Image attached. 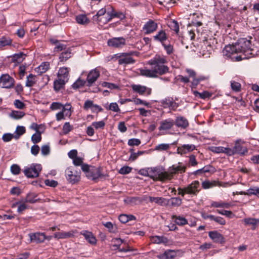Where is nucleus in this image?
Wrapping results in <instances>:
<instances>
[{"mask_svg":"<svg viewBox=\"0 0 259 259\" xmlns=\"http://www.w3.org/2000/svg\"><path fill=\"white\" fill-rule=\"evenodd\" d=\"M250 41L245 38H240L232 45L226 46L223 50V55L232 61H239L247 59L252 55Z\"/></svg>","mask_w":259,"mask_h":259,"instance_id":"obj_1","label":"nucleus"},{"mask_svg":"<svg viewBox=\"0 0 259 259\" xmlns=\"http://www.w3.org/2000/svg\"><path fill=\"white\" fill-rule=\"evenodd\" d=\"M166 63V57L157 55L148 61V64L152 66V69H140V74L148 77H156L158 75L164 74L168 72L169 70L168 67L165 65Z\"/></svg>","mask_w":259,"mask_h":259,"instance_id":"obj_2","label":"nucleus"},{"mask_svg":"<svg viewBox=\"0 0 259 259\" xmlns=\"http://www.w3.org/2000/svg\"><path fill=\"white\" fill-rule=\"evenodd\" d=\"M186 167L182 165H175L169 167L167 171L161 167H155L152 169V174L150 177L154 180L164 182L171 180L174 175L178 172H184Z\"/></svg>","mask_w":259,"mask_h":259,"instance_id":"obj_3","label":"nucleus"},{"mask_svg":"<svg viewBox=\"0 0 259 259\" xmlns=\"http://www.w3.org/2000/svg\"><path fill=\"white\" fill-rule=\"evenodd\" d=\"M81 169L85 173L86 176L89 179L95 180L99 178L105 176L101 174L99 167L90 166L88 164H83L81 166Z\"/></svg>","mask_w":259,"mask_h":259,"instance_id":"obj_4","label":"nucleus"},{"mask_svg":"<svg viewBox=\"0 0 259 259\" xmlns=\"http://www.w3.org/2000/svg\"><path fill=\"white\" fill-rule=\"evenodd\" d=\"M42 169L39 164H32L29 167H26L24 170V174L28 178H36L38 176L39 172Z\"/></svg>","mask_w":259,"mask_h":259,"instance_id":"obj_5","label":"nucleus"},{"mask_svg":"<svg viewBox=\"0 0 259 259\" xmlns=\"http://www.w3.org/2000/svg\"><path fill=\"white\" fill-rule=\"evenodd\" d=\"M80 172L71 168H68L65 171L67 180L71 184H74L79 181Z\"/></svg>","mask_w":259,"mask_h":259,"instance_id":"obj_6","label":"nucleus"},{"mask_svg":"<svg viewBox=\"0 0 259 259\" xmlns=\"http://www.w3.org/2000/svg\"><path fill=\"white\" fill-rule=\"evenodd\" d=\"M72 113V107L70 104H66L63 105L62 111L58 112L56 115V120L57 121H60L65 118H70Z\"/></svg>","mask_w":259,"mask_h":259,"instance_id":"obj_7","label":"nucleus"},{"mask_svg":"<svg viewBox=\"0 0 259 259\" xmlns=\"http://www.w3.org/2000/svg\"><path fill=\"white\" fill-rule=\"evenodd\" d=\"M14 84V80L8 74H3L0 77V86L3 88H11Z\"/></svg>","mask_w":259,"mask_h":259,"instance_id":"obj_8","label":"nucleus"},{"mask_svg":"<svg viewBox=\"0 0 259 259\" xmlns=\"http://www.w3.org/2000/svg\"><path fill=\"white\" fill-rule=\"evenodd\" d=\"M100 73L98 69L95 68L91 70L88 74L87 78V86L90 87L97 80L100 76Z\"/></svg>","mask_w":259,"mask_h":259,"instance_id":"obj_9","label":"nucleus"},{"mask_svg":"<svg viewBox=\"0 0 259 259\" xmlns=\"http://www.w3.org/2000/svg\"><path fill=\"white\" fill-rule=\"evenodd\" d=\"M132 88L134 92L138 93L140 95L147 96L151 94V89L144 85L140 84H133Z\"/></svg>","mask_w":259,"mask_h":259,"instance_id":"obj_10","label":"nucleus"},{"mask_svg":"<svg viewBox=\"0 0 259 259\" xmlns=\"http://www.w3.org/2000/svg\"><path fill=\"white\" fill-rule=\"evenodd\" d=\"M157 24L152 20L147 21L143 26V31L146 34L153 33L157 28Z\"/></svg>","mask_w":259,"mask_h":259,"instance_id":"obj_11","label":"nucleus"},{"mask_svg":"<svg viewBox=\"0 0 259 259\" xmlns=\"http://www.w3.org/2000/svg\"><path fill=\"white\" fill-rule=\"evenodd\" d=\"M200 183L198 181H195L191 184L185 187V191L188 194H196L199 191Z\"/></svg>","mask_w":259,"mask_h":259,"instance_id":"obj_12","label":"nucleus"},{"mask_svg":"<svg viewBox=\"0 0 259 259\" xmlns=\"http://www.w3.org/2000/svg\"><path fill=\"white\" fill-rule=\"evenodd\" d=\"M210 150L215 153H224L229 156L233 155L235 153L234 150L222 146H212L210 148Z\"/></svg>","mask_w":259,"mask_h":259,"instance_id":"obj_13","label":"nucleus"},{"mask_svg":"<svg viewBox=\"0 0 259 259\" xmlns=\"http://www.w3.org/2000/svg\"><path fill=\"white\" fill-rule=\"evenodd\" d=\"M175 121L171 118L162 120L160 123L158 129L160 131H166L170 130L174 125Z\"/></svg>","mask_w":259,"mask_h":259,"instance_id":"obj_14","label":"nucleus"},{"mask_svg":"<svg viewBox=\"0 0 259 259\" xmlns=\"http://www.w3.org/2000/svg\"><path fill=\"white\" fill-rule=\"evenodd\" d=\"M125 44V40L123 37H114L108 41V45L109 46L115 48L121 47Z\"/></svg>","mask_w":259,"mask_h":259,"instance_id":"obj_15","label":"nucleus"},{"mask_svg":"<svg viewBox=\"0 0 259 259\" xmlns=\"http://www.w3.org/2000/svg\"><path fill=\"white\" fill-rule=\"evenodd\" d=\"M76 233L75 231H70L68 232H56L54 234V238L57 239H64L73 237L74 234Z\"/></svg>","mask_w":259,"mask_h":259,"instance_id":"obj_16","label":"nucleus"},{"mask_svg":"<svg viewBox=\"0 0 259 259\" xmlns=\"http://www.w3.org/2000/svg\"><path fill=\"white\" fill-rule=\"evenodd\" d=\"M196 147L193 144H184L177 148V153L183 155L193 151Z\"/></svg>","mask_w":259,"mask_h":259,"instance_id":"obj_17","label":"nucleus"},{"mask_svg":"<svg viewBox=\"0 0 259 259\" xmlns=\"http://www.w3.org/2000/svg\"><path fill=\"white\" fill-rule=\"evenodd\" d=\"M29 236L31 242L39 243L45 240V234L44 233L37 232L29 234Z\"/></svg>","mask_w":259,"mask_h":259,"instance_id":"obj_18","label":"nucleus"},{"mask_svg":"<svg viewBox=\"0 0 259 259\" xmlns=\"http://www.w3.org/2000/svg\"><path fill=\"white\" fill-rule=\"evenodd\" d=\"M135 62V60L131 57V55L126 53H123L120 55L118 59L119 64H132Z\"/></svg>","mask_w":259,"mask_h":259,"instance_id":"obj_19","label":"nucleus"},{"mask_svg":"<svg viewBox=\"0 0 259 259\" xmlns=\"http://www.w3.org/2000/svg\"><path fill=\"white\" fill-rule=\"evenodd\" d=\"M85 240L90 244L95 245L97 243V239L94 234L91 232L88 231H82L80 232Z\"/></svg>","mask_w":259,"mask_h":259,"instance_id":"obj_20","label":"nucleus"},{"mask_svg":"<svg viewBox=\"0 0 259 259\" xmlns=\"http://www.w3.org/2000/svg\"><path fill=\"white\" fill-rule=\"evenodd\" d=\"M203 47H205L207 51H211L217 44V41L215 38L210 37L203 40Z\"/></svg>","mask_w":259,"mask_h":259,"instance_id":"obj_21","label":"nucleus"},{"mask_svg":"<svg viewBox=\"0 0 259 259\" xmlns=\"http://www.w3.org/2000/svg\"><path fill=\"white\" fill-rule=\"evenodd\" d=\"M182 199L179 197H172L166 199L165 206L178 207L181 205Z\"/></svg>","mask_w":259,"mask_h":259,"instance_id":"obj_22","label":"nucleus"},{"mask_svg":"<svg viewBox=\"0 0 259 259\" xmlns=\"http://www.w3.org/2000/svg\"><path fill=\"white\" fill-rule=\"evenodd\" d=\"M176 125L181 128H186L189 125V122L186 118L184 117H178L175 121Z\"/></svg>","mask_w":259,"mask_h":259,"instance_id":"obj_23","label":"nucleus"},{"mask_svg":"<svg viewBox=\"0 0 259 259\" xmlns=\"http://www.w3.org/2000/svg\"><path fill=\"white\" fill-rule=\"evenodd\" d=\"M151 242L156 244L163 243L165 245L168 243V239L164 236H154L150 237Z\"/></svg>","mask_w":259,"mask_h":259,"instance_id":"obj_24","label":"nucleus"},{"mask_svg":"<svg viewBox=\"0 0 259 259\" xmlns=\"http://www.w3.org/2000/svg\"><path fill=\"white\" fill-rule=\"evenodd\" d=\"M69 75V69L67 67L60 68L58 73V78H61L68 81Z\"/></svg>","mask_w":259,"mask_h":259,"instance_id":"obj_25","label":"nucleus"},{"mask_svg":"<svg viewBox=\"0 0 259 259\" xmlns=\"http://www.w3.org/2000/svg\"><path fill=\"white\" fill-rule=\"evenodd\" d=\"M111 20V16L109 13V10L108 13L103 16L99 17V19H96L94 21L97 22L99 25H103L107 24L108 22Z\"/></svg>","mask_w":259,"mask_h":259,"instance_id":"obj_26","label":"nucleus"},{"mask_svg":"<svg viewBox=\"0 0 259 259\" xmlns=\"http://www.w3.org/2000/svg\"><path fill=\"white\" fill-rule=\"evenodd\" d=\"M155 40L159 41L163 44V42L167 39V35L165 31L161 30L158 32L156 35L153 36Z\"/></svg>","mask_w":259,"mask_h":259,"instance_id":"obj_27","label":"nucleus"},{"mask_svg":"<svg viewBox=\"0 0 259 259\" xmlns=\"http://www.w3.org/2000/svg\"><path fill=\"white\" fill-rule=\"evenodd\" d=\"M172 219L175 223L179 226H184L188 224L187 219L182 216L173 215Z\"/></svg>","mask_w":259,"mask_h":259,"instance_id":"obj_28","label":"nucleus"},{"mask_svg":"<svg viewBox=\"0 0 259 259\" xmlns=\"http://www.w3.org/2000/svg\"><path fill=\"white\" fill-rule=\"evenodd\" d=\"M149 200L150 202H155V203L161 205L165 206L166 198L162 197H148Z\"/></svg>","mask_w":259,"mask_h":259,"instance_id":"obj_29","label":"nucleus"},{"mask_svg":"<svg viewBox=\"0 0 259 259\" xmlns=\"http://www.w3.org/2000/svg\"><path fill=\"white\" fill-rule=\"evenodd\" d=\"M243 222L245 225L251 226V229L254 230L255 229L256 225L259 223V220L254 218H245L243 220Z\"/></svg>","mask_w":259,"mask_h":259,"instance_id":"obj_30","label":"nucleus"},{"mask_svg":"<svg viewBox=\"0 0 259 259\" xmlns=\"http://www.w3.org/2000/svg\"><path fill=\"white\" fill-rule=\"evenodd\" d=\"M50 67L49 62H45L42 63L38 67L36 68V71L39 74L46 72Z\"/></svg>","mask_w":259,"mask_h":259,"instance_id":"obj_31","label":"nucleus"},{"mask_svg":"<svg viewBox=\"0 0 259 259\" xmlns=\"http://www.w3.org/2000/svg\"><path fill=\"white\" fill-rule=\"evenodd\" d=\"M66 82L67 81L61 78H58V79L55 80L54 82V88L55 90H60L63 87L64 85Z\"/></svg>","mask_w":259,"mask_h":259,"instance_id":"obj_32","label":"nucleus"},{"mask_svg":"<svg viewBox=\"0 0 259 259\" xmlns=\"http://www.w3.org/2000/svg\"><path fill=\"white\" fill-rule=\"evenodd\" d=\"M209 237L215 242H220L223 239L222 235L217 231L209 232Z\"/></svg>","mask_w":259,"mask_h":259,"instance_id":"obj_33","label":"nucleus"},{"mask_svg":"<svg viewBox=\"0 0 259 259\" xmlns=\"http://www.w3.org/2000/svg\"><path fill=\"white\" fill-rule=\"evenodd\" d=\"M231 204L229 203L224 202L223 201H212L211 203V206L213 207H223L228 208L230 207Z\"/></svg>","mask_w":259,"mask_h":259,"instance_id":"obj_34","label":"nucleus"},{"mask_svg":"<svg viewBox=\"0 0 259 259\" xmlns=\"http://www.w3.org/2000/svg\"><path fill=\"white\" fill-rule=\"evenodd\" d=\"M118 219L120 222L122 223H126L129 221L131 220H135L136 219V218L135 216L133 215H126L124 214H120L119 217Z\"/></svg>","mask_w":259,"mask_h":259,"instance_id":"obj_35","label":"nucleus"},{"mask_svg":"<svg viewBox=\"0 0 259 259\" xmlns=\"http://www.w3.org/2000/svg\"><path fill=\"white\" fill-rule=\"evenodd\" d=\"M214 168L211 165H208L204 166L203 168L198 169L194 172L195 175L199 174L200 173H206L209 172H214Z\"/></svg>","mask_w":259,"mask_h":259,"instance_id":"obj_36","label":"nucleus"},{"mask_svg":"<svg viewBox=\"0 0 259 259\" xmlns=\"http://www.w3.org/2000/svg\"><path fill=\"white\" fill-rule=\"evenodd\" d=\"M104 226L108 229V231L112 233H116L118 231V229L116 225L112 224L110 222H106L103 224Z\"/></svg>","mask_w":259,"mask_h":259,"instance_id":"obj_37","label":"nucleus"},{"mask_svg":"<svg viewBox=\"0 0 259 259\" xmlns=\"http://www.w3.org/2000/svg\"><path fill=\"white\" fill-rule=\"evenodd\" d=\"M109 13H110V16H111V20L113 18H118L120 19H123L124 18L125 16L123 13L120 12H115L114 10L111 8H110V10H109Z\"/></svg>","mask_w":259,"mask_h":259,"instance_id":"obj_38","label":"nucleus"},{"mask_svg":"<svg viewBox=\"0 0 259 259\" xmlns=\"http://www.w3.org/2000/svg\"><path fill=\"white\" fill-rule=\"evenodd\" d=\"M25 115V113L21 111H12L10 114V116L15 119H19L22 118Z\"/></svg>","mask_w":259,"mask_h":259,"instance_id":"obj_39","label":"nucleus"},{"mask_svg":"<svg viewBox=\"0 0 259 259\" xmlns=\"http://www.w3.org/2000/svg\"><path fill=\"white\" fill-rule=\"evenodd\" d=\"M76 20L78 24H87L89 22V20L85 15H80L76 17Z\"/></svg>","mask_w":259,"mask_h":259,"instance_id":"obj_40","label":"nucleus"},{"mask_svg":"<svg viewBox=\"0 0 259 259\" xmlns=\"http://www.w3.org/2000/svg\"><path fill=\"white\" fill-rule=\"evenodd\" d=\"M25 128L23 126H18L15 131V135L14 138L16 139L19 138V137L23 135L25 133Z\"/></svg>","mask_w":259,"mask_h":259,"instance_id":"obj_41","label":"nucleus"},{"mask_svg":"<svg viewBox=\"0 0 259 259\" xmlns=\"http://www.w3.org/2000/svg\"><path fill=\"white\" fill-rule=\"evenodd\" d=\"M210 220L213 221L221 225H224L226 224V221L225 219L219 216L211 215V216L210 217Z\"/></svg>","mask_w":259,"mask_h":259,"instance_id":"obj_42","label":"nucleus"},{"mask_svg":"<svg viewBox=\"0 0 259 259\" xmlns=\"http://www.w3.org/2000/svg\"><path fill=\"white\" fill-rule=\"evenodd\" d=\"M110 10L109 9L107 10L105 8H103L98 11L96 15L93 16V20L95 21L97 19H99V17L103 16V15H106V14L108 13V11Z\"/></svg>","mask_w":259,"mask_h":259,"instance_id":"obj_43","label":"nucleus"},{"mask_svg":"<svg viewBox=\"0 0 259 259\" xmlns=\"http://www.w3.org/2000/svg\"><path fill=\"white\" fill-rule=\"evenodd\" d=\"M112 242L113 243V246L116 247L117 249H119L120 245L124 243L125 244V241L119 238H113Z\"/></svg>","mask_w":259,"mask_h":259,"instance_id":"obj_44","label":"nucleus"},{"mask_svg":"<svg viewBox=\"0 0 259 259\" xmlns=\"http://www.w3.org/2000/svg\"><path fill=\"white\" fill-rule=\"evenodd\" d=\"M231 87L232 91L238 92H239L241 90V84L238 82H236L234 80H231L230 81Z\"/></svg>","mask_w":259,"mask_h":259,"instance_id":"obj_45","label":"nucleus"},{"mask_svg":"<svg viewBox=\"0 0 259 259\" xmlns=\"http://www.w3.org/2000/svg\"><path fill=\"white\" fill-rule=\"evenodd\" d=\"M37 195L35 193H28L26 198V201L29 203H34L36 201Z\"/></svg>","mask_w":259,"mask_h":259,"instance_id":"obj_46","label":"nucleus"},{"mask_svg":"<svg viewBox=\"0 0 259 259\" xmlns=\"http://www.w3.org/2000/svg\"><path fill=\"white\" fill-rule=\"evenodd\" d=\"M170 148L169 144H160L155 147V150L158 151H166Z\"/></svg>","mask_w":259,"mask_h":259,"instance_id":"obj_47","label":"nucleus"},{"mask_svg":"<svg viewBox=\"0 0 259 259\" xmlns=\"http://www.w3.org/2000/svg\"><path fill=\"white\" fill-rule=\"evenodd\" d=\"M35 76L32 74H29L27 77L26 82V86L30 87L33 85L35 83Z\"/></svg>","mask_w":259,"mask_h":259,"instance_id":"obj_48","label":"nucleus"},{"mask_svg":"<svg viewBox=\"0 0 259 259\" xmlns=\"http://www.w3.org/2000/svg\"><path fill=\"white\" fill-rule=\"evenodd\" d=\"M177 252L174 250H166L165 251V255L166 259H173L177 256Z\"/></svg>","mask_w":259,"mask_h":259,"instance_id":"obj_49","label":"nucleus"},{"mask_svg":"<svg viewBox=\"0 0 259 259\" xmlns=\"http://www.w3.org/2000/svg\"><path fill=\"white\" fill-rule=\"evenodd\" d=\"M41 132H37L31 137V141L34 144L37 143L41 141Z\"/></svg>","mask_w":259,"mask_h":259,"instance_id":"obj_50","label":"nucleus"},{"mask_svg":"<svg viewBox=\"0 0 259 259\" xmlns=\"http://www.w3.org/2000/svg\"><path fill=\"white\" fill-rule=\"evenodd\" d=\"M105 125V123L103 120L97 121V122H94L92 124V125L96 130L103 129V128H104Z\"/></svg>","mask_w":259,"mask_h":259,"instance_id":"obj_51","label":"nucleus"},{"mask_svg":"<svg viewBox=\"0 0 259 259\" xmlns=\"http://www.w3.org/2000/svg\"><path fill=\"white\" fill-rule=\"evenodd\" d=\"M194 94L196 96H199L200 98L203 99L208 98L211 96V94L207 91L203 92L201 93L197 91H194Z\"/></svg>","mask_w":259,"mask_h":259,"instance_id":"obj_52","label":"nucleus"},{"mask_svg":"<svg viewBox=\"0 0 259 259\" xmlns=\"http://www.w3.org/2000/svg\"><path fill=\"white\" fill-rule=\"evenodd\" d=\"M256 190V187H254L252 188H250L245 192V191L241 192L240 193V194H242V195H248V196H250L252 195H255Z\"/></svg>","mask_w":259,"mask_h":259,"instance_id":"obj_53","label":"nucleus"},{"mask_svg":"<svg viewBox=\"0 0 259 259\" xmlns=\"http://www.w3.org/2000/svg\"><path fill=\"white\" fill-rule=\"evenodd\" d=\"M71 57V53L69 51H66L62 52L60 56V59L61 61H65Z\"/></svg>","mask_w":259,"mask_h":259,"instance_id":"obj_54","label":"nucleus"},{"mask_svg":"<svg viewBox=\"0 0 259 259\" xmlns=\"http://www.w3.org/2000/svg\"><path fill=\"white\" fill-rule=\"evenodd\" d=\"M11 42L12 41L10 38L2 37L0 39V48L6 46L10 45Z\"/></svg>","mask_w":259,"mask_h":259,"instance_id":"obj_55","label":"nucleus"},{"mask_svg":"<svg viewBox=\"0 0 259 259\" xmlns=\"http://www.w3.org/2000/svg\"><path fill=\"white\" fill-rule=\"evenodd\" d=\"M106 109L116 112L120 111L118 105L115 102L110 103L108 107H106Z\"/></svg>","mask_w":259,"mask_h":259,"instance_id":"obj_56","label":"nucleus"},{"mask_svg":"<svg viewBox=\"0 0 259 259\" xmlns=\"http://www.w3.org/2000/svg\"><path fill=\"white\" fill-rule=\"evenodd\" d=\"M133 102L136 105H143L148 107H151V104H150V103L145 101L142 100L140 99H135L133 100Z\"/></svg>","mask_w":259,"mask_h":259,"instance_id":"obj_57","label":"nucleus"},{"mask_svg":"<svg viewBox=\"0 0 259 259\" xmlns=\"http://www.w3.org/2000/svg\"><path fill=\"white\" fill-rule=\"evenodd\" d=\"M86 83L87 81L79 78L72 84V87L74 89H77L81 86H83Z\"/></svg>","mask_w":259,"mask_h":259,"instance_id":"obj_58","label":"nucleus"},{"mask_svg":"<svg viewBox=\"0 0 259 259\" xmlns=\"http://www.w3.org/2000/svg\"><path fill=\"white\" fill-rule=\"evenodd\" d=\"M73 128L72 125H71L68 122H66L64 123L63 126V132L64 134H67L69 133Z\"/></svg>","mask_w":259,"mask_h":259,"instance_id":"obj_59","label":"nucleus"},{"mask_svg":"<svg viewBox=\"0 0 259 259\" xmlns=\"http://www.w3.org/2000/svg\"><path fill=\"white\" fill-rule=\"evenodd\" d=\"M141 143V141L139 139L133 138L128 140L127 144L130 146H139Z\"/></svg>","mask_w":259,"mask_h":259,"instance_id":"obj_60","label":"nucleus"},{"mask_svg":"<svg viewBox=\"0 0 259 259\" xmlns=\"http://www.w3.org/2000/svg\"><path fill=\"white\" fill-rule=\"evenodd\" d=\"M132 170V167L128 166H125L122 167L119 169V172L122 175H126V174H128L130 172H131Z\"/></svg>","mask_w":259,"mask_h":259,"instance_id":"obj_61","label":"nucleus"},{"mask_svg":"<svg viewBox=\"0 0 259 259\" xmlns=\"http://www.w3.org/2000/svg\"><path fill=\"white\" fill-rule=\"evenodd\" d=\"M50 152V148L48 145L42 146L41 148V153L42 155L46 156L49 154Z\"/></svg>","mask_w":259,"mask_h":259,"instance_id":"obj_62","label":"nucleus"},{"mask_svg":"<svg viewBox=\"0 0 259 259\" xmlns=\"http://www.w3.org/2000/svg\"><path fill=\"white\" fill-rule=\"evenodd\" d=\"M63 105L59 102H53L50 106V109L52 110H56L62 109Z\"/></svg>","mask_w":259,"mask_h":259,"instance_id":"obj_63","label":"nucleus"},{"mask_svg":"<svg viewBox=\"0 0 259 259\" xmlns=\"http://www.w3.org/2000/svg\"><path fill=\"white\" fill-rule=\"evenodd\" d=\"M11 171L15 175H18L20 172V168L19 166L17 164H13L11 166Z\"/></svg>","mask_w":259,"mask_h":259,"instance_id":"obj_64","label":"nucleus"}]
</instances>
